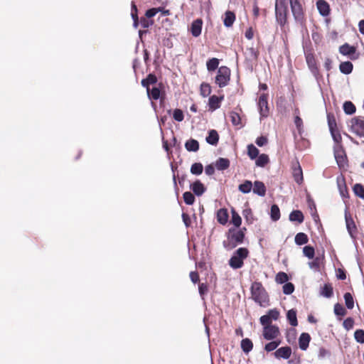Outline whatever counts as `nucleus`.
I'll use <instances>...</instances> for the list:
<instances>
[{"label": "nucleus", "instance_id": "1", "mask_svg": "<svg viewBox=\"0 0 364 364\" xmlns=\"http://www.w3.org/2000/svg\"><path fill=\"white\" fill-rule=\"evenodd\" d=\"M290 4L292 14L296 21L301 22L304 11L299 0H276L275 14L277 21L283 25L286 22L288 13V4Z\"/></svg>", "mask_w": 364, "mask_h": 364}, {"label": "nucleus", "instance_id": "2", "mask_svg": "<svg viewBox=\"0 0 364 364\" xmlns=\"http://www.w3.org/2000/svg\"><path fill=\"white\" fill-rule=\"evenodd\" d=\"M244 237L245 234L242 230L230 229L223 245L226 249L232 250L243 242Z\"/></svg>", "mask_w": 364, "mask_h": 364}, {"label": "nucleus", "instance_id": "3", "mask_svg": "<svg viewBox=\"0 0 364 364\" xmlns=\"http://www.w3.org/2000/svg\"><path fill=\"white\" fill-rule=\"evenodd\" d=\"M252 299L262 306L268 305V296L262 284L259 282H254L251 287Z\"/></svg>", "mask_w": 364, "mask_h": 364}, {"label": "nucleus", "instance_id": "4", "mask_svg": "<svg viewBox=\"0 0 364 364\" xmlns=\"http://www.w3.org/2000/svg\"><path fill=\"white\" fill-rule=\"evenodd\" d=\"M247 255L248 251L246 248H239L230 259V266L233 269H239L242 267L243 265V260L247 257Z\"/></svg>", "mask_w": 364, "mask_h": 364}, {"label": "nucleus", "instance_id": "5", "mask_svg": "<svg viewBox=\"0 0 364 364\" xmlns=\"http://www.w3.org/2000/svg\"><path fill=\"white\" fill-rule=\"evenodd\" d=\"M350 131L358 136H364V117L358 116L352 118L348 122Z\"/></svg>", "mask_w": 364, "mask_h": 364}, {"label": "nucleus", "instance_id": "6", "mask_svg": "<svg viewBox=\"0 0 364 364\" xmlns=\"http://www.w3.org/2000/svg\"><path fill=\"white\" fill-rule=\"evenodd\" d=\"M230 70L225 66H222L218 69V74L215 77V83L220 87L226 86L230 81Z\"/></svg>", "mask_w": 364, "mask_h": 364}, {"label": "nucleus", "instance_id": "7", "mask_svg": "<svg viewBox=\"0 0 364 364\" xmlns=\"http://www.w3.org/2000/svg\"><path fill=\"white\" fill-rule=\"evenodd\" d=\"M263 326L262 335L266 340L277 339L280 334L279 328L277 326L268 323L262 324Z\"/></svg>", "mask_w": 364, "mask_h": 364}, {"label": "nucleus", "instance_id": "8", "mask_svg": "<svg viewBox=\"0 0 364 364\" xmlns=\"http://www.w3.org/2000/svg\"><path fill=\"white\" fill-rule=\"evenodd\" d=\"M258 108L261 117H266L269 114L267 95L262 94L259 96Z\"/></svg>", "mask_w": 364, "mask_h": 364}, {"label": "nucleus", "instance_id": "9", "mask_svg": "<svg viewBox=\"0 0 364 364\" xmlns=\"http://www.w3.org/2000/svg\"><path fill=\"white\" fill-rule=\"evenodd\" d=\"M279 312L277 309H271L266 315L260 317V323L261 324H272L273 321H277L279 318Z\"/></svg>", "mask_w": 364, "mask_h": 364}, {"label": "nucleus", "instance_id": "10", "mask_svg": "<svg viewBox=\"0 0 364 364\" xmlns=\"http://www.w3.org/2000/svg\"><path fill=\"white\" fill-rule=\"evenodd\" d=\"M274 355L277 359H289L291 355V348L289 346L281 347L276 350Z\"/></svg>", "mask_w": 364, "mask_h": 364}, {"label": "nucleus", "instance_id": "11", "mask_svg": "<svg viewBox=\"0 0 364 364\" xmlns=\"http://www.w3.org/2000/svg\"><path fill=\"white\" fill-rule=\"evenodd\" d=\"M356 49L354 46H350L348 43H345L339 48V52L346 56L349 57L350 59H355L354 56Z\"/></svg>", "mask_w": 364, "mask_h": 364}, {"label": "nucleus", "instance_id": "12", "mask_svg": "<svg viewBox=\"0 0 364 364\" xmlns=\"http://www.w3.org/2000/svg\"><path fill=\"white\" fill-rule=\"evenodd\" d=\"M310 341L311 337L309 334L307 333H302L299 338V346L300 349L302 350H306L309 347Z\"/></svg>", "mask_w": 364, "mask_h": 364}, {"label": "nucleus", "instance_id": "13", "mask_svg": "<svg viewBox=\"0 0 364 364\" xmlns=\"http://www.w3.org/2000/svg\"><path fill=\"white\" fill-rule=\"evenodd\" d=\"M203 21L201 19L195 20L191 25V31L193 36L198 37L201 33Z\"/></svg>", "mask_w": 364, "mask_h": 364}, {"label": "nucleus", "instance_id": "14", "mask_svg": "<svg viewBox=\"0 0 364 364\" xmlns=\"http://www.w3.org/2000/svg\"><path fill=\"white\" fill-rule=\"evenodd\" d=\"M293 176L294 181L298 183L301 184L303 182V173L301 168L297 162L293 167Z\"/></svg>", "mask_w": 364, "mask_h": 364}, {"label": "nucleus", "instance_id": "15", "mask_svg": "<svg viewBox=\"0 0 364 364\" xmlns=\"http://www.w3.org/2000/svg\"><path fill=\"white\" fill-rule=\"evenodd\" d=\"M191 188L193 191V193L198 196H201L205 191V187L204 185L199 181H196L193 183L191 185Z\"/></svg>", "mask_w": 364, "mask_h": 364}, {"label": "nucleus", "instance_id": "16", "mask_svg": "<svg viewBox=\"0 0 364 364\" xmlns=\"http://www.w3.org/2000/svg\"><path fill=\"white\" fill-rule=\"evenodd\" d=\"M306 63H307L309 69L311 70V71L313 73H316L318 70V68L316 66V62L314 55L311 53L306 54Z\"/></svg>", "mask_w": 364, "mask_h": 364}, {"label": "nucleus", "instance_id": "17", "mask_svg": "<svg viewBox=\"0 0 364 364\" xmlns=\"http://www.w3.org/2000/svg\"><path fill=\"white\" fill-rule=\"evenodd\" d=\"M317 9L319 13L326 16L329 14V6L328 4L323 0H318L316 3Z\"/></svg>", "mask_w": 364, "mask_h": 364}, {"label": "nucleus", "instance_id": "18", "mask_svg": "<svg viewBox=\"0 0 364 364\" xmlns=\"http://www.w3.org/2000/svg\"><path fill=\"white\" fill-rule=\"evenodd\" d=\"M253 192L260 196H264L266 193L264 184L261 181H255L253 187Z\"/></svg>", "mask_w": 364, "mask_h": 364}, {"label": "nucleus", "instance_id": "19", "mask_svg": "<svg viewBox=\"0 0 364 364\" xmlns=\"http://www.w3.org/2000/svg\"><path fill=\"white\" fill-rule=\"evenodd\" d=\"M345 218H346V228H347L348 232L350 234V235L353 237V234L356 230L355 223L350 217H348L346 213L345 215Z\"/></svg>", "mask_w": 364, "mask_h": 364}, {"label": "nucleus", "instance_id": "20", "mask_svg": "<svg viewBox=\"0 0 364 364\" xmlns=\"http://www.w3.org/2000/svg\"><path fill=\"white\" fill-rule=\"evenodd\" d=\"M217 219L218 221L222 224L225 225L228 220V214L226 209H220L217 213Z\"/></svg>", "mask_w": 364, "mask_h": 364}, {"label": "nucleus", "instance_id": "21", "mask_svg": "<svg viewBox=\"0 0 364 364\" xmlns=\"http://www.w3.org/2000/svg\"><path fill=\"white\" fill-rule=\"evenodd\" d=\"M218 134L215 130H210L206 137V141L211 145H216L218 141Z\"/></svg>", "mask_w": 364, "mask_h": 364}, {"label": "nucleus", "instance_id": "22", "mask_svg": "<svg viewBox=\"0 0 364 364\" xmlns=\"http://www.w3.org/2000/svg\"><path fill=\"white\" fill-rule=\"evenodd\" d=\"M223 97H218L215 95H213L209 99V107L212 110H215L220 107V103L223 100Z\"/></svg>", "mask_w": 364, "mask_h": 364}, {"label": "nucleus", "instance_id": "23", "mask_svg": "<svg viewBox=\"0 0 364 364\" xmlns=\"http://www.w3.org/2000/svg\"><path fill=\"white\" fill-rule=\"evenodd\" d=\"M339 69L343 74H350L353 70V64L349 61L343 62L340 64Z\"/></svg>", "mask_w": 364, "mask_h": 364}, {"label": "nucleus", "instance_id": "24", "mask_svg": "<svg viewBox=\"0 0 364 364\" xmlns=\"http://www.w3.org/2000/svg\"><path fill=\"white\" fill-rule=\"evenodd\" d=\"M215 166L218 170H225L229 167L230 161L227 159L220 158L216 161Z\"/></svg>", "mask_w": 364, "mask_h": 364}, {"label": "nucleus", "instance_id": "25", "mask_svg": "<svg viewBox=\"0 0 364 364\" xmlns=\"http://www.w3.org/2000/svg\"><path fill=\"white\" fill-rule=\"evenodd\" d=\"M235 20V14L231 11H227L225 14L224 25L230 27Z\"/></svg>", "mask_w": 364, "mask_h": 364}, {"label": "nucleus", "instance_id": "26", "mask_svg": "<svg viewBox=\"0 0 364 364\" xmlns=\"http://www.w3.org/2000/svg\"><path fill=\"white\" fill-rule=\"evenodd\" d=\"M289 220L291 221L302 223L304 220V215L301 211L294 210L289 215Z\"/></svg>", "mask_w": 364, "mask_h": 364}, {"label": "nucleus", "instance_id": "27", "mask_svg": "<svg viewBox=\"0 0 364 364\" xmlns=\"http://www.w3.org/2000/svg\"><path fill=\"white\" fill-rule=\"evenodd\" d=\"M335 159L340 167H343L346 165V157L342 151H335Z\"/></svg>", "mask_w": 364, "mask_h": 364}, {"label": "nucleus", "instance_id": "28", "mask_svg": "<svg viewBox=\"0 0 364 364\" xmlns=\"http://www.w3.org/2000/svg\"><path fill=\"white\" fill-rule=\"evenodd\" d=\"M287 317L290 324L292 326H296L298 324L297 318H296V313L294 310L291 309L288 311Z\"/></svg>", "mask_w": 364, "mask_h": 364}, {"label": "nucleus", "instance_id": "29", "mask_svg": "<svg viewBox=\"0 0 364 364\" xmlns=\"http://www.w3.org/2000/svg\"><path fill=\"white\" fill-rule=\"evenodd\" d=\"M281 341L279 339H274V341L267 343L264 346V350L267 352H271L277 349L280 345Z\"/></svg>", "mask_w": 364, "mask_h": 364}, {"label": "nucleus", "instance_id": "30", "mask_svg": "<svg viewBox=\"0 0 364 364\" xmlns=\"http://www.w3.org/2000/svg\"><path fill=\"white\" fill-rule=\"evenodd\" d=\"M185 146L188 151H196L199 149L198 142L195 139H191L186 141Z\"/></svg>", "mask_w": 364, "mask_h": 364}, {"label": "nucleus", "instance_id": "31", "mask_svg": "<svg viewBox=\"0 0 364 364\" xmlns=\"http://www.w3.org/2000/svg\"><path fill=\"white\" fill-rule=\"evenodd\" d=\"M252 188V183L250 181H245L243 183L240 184L238 187L240 191L243 193H248Z\"/></svg>", "mask_w": 364, "mask_h": 364}, {"label": "nucleus", "instance_id": "32", "mask_svg": "<svg viewBox=\"0 0 364 364\" xmlns=\"http://www.w3.org/2000/svg\"><path fill=\"white\" fill-rule=\"evenodd\" d=\"M247 154L251 159H255L259 155V150L253 144H249L247 146Z\"/></svg>", "mask_w": 364, "mask_h": 364}, {"label": "nucleus", "instance_id": "33", "mask_svg": "<svg viewBox=\"0 0 364 364\" xmlns=\"http://www.w3.org/2000/svg\"><path fill=\"white\" fill-rule=\"evenodd\" d=\"M295 242L299 245H304L308 242V237L305 233L299 232L295 236Z\"/></svg>", "mask_w": 364, "mask_h": 364}, {"label": "nucleus", "instance_id": "34", "mask_svg": "<svg viewBox=\"0 0 364 364\" xmlns=\"http://www.w3.org/2000/svg\"><path fill=\"white\" fill-rule=\"evenodd\" d=\"M343 110L346 114H352L355 112V107L351 102L347 101L343 104Z\"/></svg>", "mask_w": 364, "mask_h": 364}, {"label": "nucleus", "instance_id": "35", "mask_svg": "<svg viewBox=\"0 0 364 364\" xmlns=\"http://www.w3.org/2000/svg\"><path fill=\"white\" fill-rule=\"evenodd\" d=\"M269 162V157L267 155L262 154L258 156L255 164L257 166L263 167Z\"/></svg>", "mask_w": 364, "mask_h": 364}, {"label": "nucleus", "instance_id": "36", "mask_svg": "<svg viewBox=\"0 0 364 364\" xmlns=\"http://www.w3.org/2000/svg\"><path fill=\"white\" fill-rule=\"evenodd\" d=\"M252 341L248 338L243 339L241 342V348L245 353L250 352L252 349Z\"/></svg>", "mask_w": 364, "mask_h": 364}, {"label": "nucleus", "instance_id": "37", "mask_svg": "<svg viewBox=\"0 0 364 364\" xmlns=\"http://www.w3.org/2000/svg\"><path fill=\"white\" fill-rule=\"evenodd\" d=\"M231 213H232V218H231L232 223L237 228L240 227L241 225V223H242L241 217L234 210H232Z\"/></svg>", "mask_w": 364, "mask_h": 364}, {"label": "nucleus", "instance_id": "38", "mask_svg": "<svg viewBox=\"0 0 364 364\" xmlns=\"http://www.w3.org/2000/svg\"><path fill=\"white\" fill-rule=\"evenodd\" d=\"M203 165L200 163H195L191 166V172L194 175H200L203 172Z\"/></svg>", "mask_w": 364, "mask_h": 364}, {"label": "nucleus", "instance_id": "39", "mask_svg": "<svg viewBox=\"0 0 364 364\" xmlns=\"http://www.w3.org/2000/svg\"><path fill=\"white\" fill-rule=\"evenodd\" d=\"M156 82V77L153 75H149L146 79L142 80L141 85H142V86L146 87V90H147V89H149V85L154 84Z\"/></svg>", "mask_w": 364, "mask_h": 364}, {"label": "nucleus", "instance_id": "40", "mask_svg": "<svg viewBox=\"0 0 364 364\" xmlns=\"http://www.w3.org/2000/svg\"><path fill=\"white\" fill-rule=\"evenodd\" d=\"M271 218L273 220H278L280 218L279 208L277 205H273L271 208Z\"/></svg>", "mask_w": 364, "mask_h": 364}, {"label": "nucleus", "instance_id": "41", "mask_svg": "<svg viewBox=\"0 0 364 364\" xmlns=\"http://www.w3.org/2000/svg\"><path fill=\"white\" fill-rule=\"evenodd\" d=\"M345 303L348 309H352L354 306V301L352 295L350 293L344 294Z\"/></svg>", "mask_w": 364, "mask_h": 364}, {"label": "nucleus", "instance_id": "42", "mask_svg": "<svg viewBox=\"0 0 364 364\" xmlns=\"http://www.w3.org/2000/svg\"><path fill=\"white\" fill-rule=\"evenodd\" d=\"M146 91L150 99L158 100L160 97V90L157 87H154L151 91H150L149 89H147Z\"/></svg>", "mask_w": 364, "mask_h": 364}, {"label": "nucleus", "instance_id": "43", "mask_svg": "<svg viewBox=\"0 0 364 364\" xmlns=\"http://www.w3.org/2000/svg\"><path fill=\"white\" fill-rule=\"evenodd\" d=\"M218 60L213 58L207 62L206 65L208 70H215L218 68Z\"/></svg>", "mask_w": 364, "mask_h": 364}, {"label": "nucleus", "instance_id": "44", "mask_svg": "<svg viewBox=\"0 0 364 364\" xmlns=\"http://www.w3.org/2000/svg\"><path fill=\"white\" fill-rule=\"evenodd\" d=\"M338 186L340 191V193L342 197H346L348 192L346 185L344 184L343 179L338 178Z\"/></svg>", "mask_w": 364, "mask_h": 364}, {"label": "nucleus", "instance_id": "45", "mask_svg": "<svg viewBox=\"0 0 364 364\" xmlns=\"http://www.w3.org/2000/svg\"><path fill=\"white\" fill-rule=\"evenodd\" d=\"M183 200L187 205H192L195 201V197L191 192L183 193Z\"/></svg>", "mask_w": 364, "mask_h": 364}, {"label": "nucleus", "instance_id": "46", "mask_svg": "<svg viewBox=\"0 0 364 364\" xmlns=\"http://www.w3.org/2000/svg\"><path fill=\"white\" fill-rule=\"evenodd\" d=\"M321 294L325 297H331L333 294V289L330 285L325 284L321 289Z\"/></svg>", "mask_w": 364, "mask_h": 364}, {"label": "nucleus", "instance_id": "47", "mask_svg": "<svg viewBox=\"0 0 364 364\" xmlns=\"http://www.w3.org/2000/svg\"><path fill=\"white\" fill-rule=\"evenodd\" d=\"M355 194L360 198H364V188L360 184H355L353 187Z\"/></svg>", "mask_w": 364, "mask_h": 364}, {"label": "nucleus", "instance_id": "48", "mask_svg": "<svg viewBox=\"0 0 364 364\" xmlns=\"http://www.w3.org/2000/svg\"><path fill=\"white\" fill-rule=\"evenodd\" d=\"M211 92L210 86L208 84L203 83L200 85V93L203 97L208 96Z\"/></svg>", "mask_w": 364, "mask_h": 364}, {"label": "nucleus", "instance_id": "49", "mask_svg": "<svg viewBox=\"0 0 364 364\" xmlns=\"http://www.w3.org/2000/svg\"><path fill=\"white\" fill-rule=\"evenodd\" d=\"M304 255L309 259H312L314 256V249L311 246H306L303 249Z\"/></svg>", "mask_w": 364, "mask_h": 364}, {"label": "nucleus", "instance_id": "50", "mask_svg": "<svg viewBox=\"0 0 364 364\" xmlns=\"http://www.w3.org/2000/svg\"><path fill=\"white\" fill-rule=\"evenodd\" d=\"M288 276L284 272H279L276 276V282L279 284H283L287 282Z\"/></svg>", "mask_w": 364, "mask_h": 364}, {"label": "nucleus", "instance_id": "51", "mask_svg": "<svg viewBox=\"0 0 364 364\" xmlns=\"http://www.w3.org/2000/svg\"><path fill=\"white\" fill-rule=\"evenodd\" d=\"M355 339L357 342L364 343V331L359 329L355 331L354 333Z\"/></svg>", "mask_w": 364, "mask_h": 364}, {"label": "nucleus", "instance_id": "52", "mask_svg": "<svg viewBox=\"0 0 364 364\" xmlns=\"http://www.w3.org/2000/svg\"><path fill=\"white\" fill-rule=\"evenodd\" d=\"M294 124L299 133L301 134L303 131V121L299 115H296L294 117Z\"/></svg>", "mask_w": 364, "mask_h": 364}, {"label": "nucleus", "instance_id": "53", "mask_svg": "<svg viewBox=\"0 0 364 364\" xmlns=\"http://www.w3.org/2000/svg\"><path fill=\"white\" fill-rule=\"evenodd\" d=\"M334 313L338 316H344L346 313V309L340 304H336L334 306Z\"/></svg>", "mask_w": 364, "mask_h": 364}, {"label": "nucleus", "instance_id": "54", "mask_svg": "<svg viewBox=\"0 0 364 364\" xmlns=\"http://www.w3.org/2000/svg\"><path fill=\"white\" fill-rule=\"evenodd\" d=\"M294 287L291 283H286L283 286V292L285 294H290L294 291Z\"/></svg>", "mask_w": 364, "mask_h": 364}, {"label": "nucleus", "instance_id": "55", "mask_svg": "<svg viewBox=\"0 0 364 364\" xmlns=\"http://www.w3.org/2000/svg\"><path fill=\"white\" fill-rule=\"evenodd\" d=\"M183 113L181 109H176L173 112V118L175 120L178 122H181L183 120Z\"/></svg>", "mask_w": 364, "mask_h": 364}, {"label": "nucleus", "instance_id": "56", "mask_svg": "<svg viewBox=\"0 0 364 364\" xmlns=\"http://www.w3.org/2000/svg\"><path fill=\"white\" fill-rule=\"evenodd\" d=\"M230 118H231V122L233 125L237 126V125L240 124V117L239 114H237L236 112H232L230 114Z\"/></svg>", "mask_w": 364, "mask_h": 364}, {"label": "nucleus", "instance_id": "57", "mask_svg": "<svg viewBox=\"0 0 364 364\" xmlns=\"http://www.w3.org/2000/svg\"><path fill=\"white\" fill-rule=\"evenodd\" d=\"M161 11V7L159 8H153L151 9H149L146 12V16L147 18H151L154 17L156 14H158Z\"/></svg>", "mask_w": 364, "mask_h": 364}, {"label": "nucleus", "instance_id": "58", "mask_svg": "<svg viewBox=\"0 0 364 364\" xmlns=\"http://www.w3.org/2000/svg\"><path fill=\"white\" fill-rule=\"evenodd\" d=\"M243 216L245 218V219L250 222L252 223V211L250 208H246L243 210Z\"/></svg>", "mask_w": 364, "mask_h": 364}, {"label": "nucleus", "instance_id": "59", "mask_svg": "<svg viewBox=\"0 0 364 364\" xmlns=\"http://www.w3.org/2000/svg\"><path fill=\"white\" fill-rule=\"evenodd\" d=\"M320 259L316 257L314 261L309 263V266L311 269L317 270L319 267Z\"/></svg>", "mask_w": 364, "mask_h": 364}, {"label": "nucleus", "instance_id": "60", "mask_svg": "<svg viewBox=\"0 0 364 364\" xmlns=\"http://www.w3.org/2000/svg\"><path fill=\"white\" fill-rule=\"evenodd\" d=\"M343 326L345 328H346L347 330H349L350 328H353V321L352 318H346L344 321H343Z\"/></svg>", "mask_w": 364, "mask_h": 364}, {"label": "nucleus", "instance_id": "61", "mask_svg": "<svg viewBox=\"0 0 364 364\" xmlns=\"http://www.w3.org/2000/svg\"><path fill=\"white\" fill-rule=\"evenodd\" d=\"M267 142V139L264 136H259L256 139V144L259 146H263Z\"/></svg>", "mask_w": 364, "mask_h": 364}, {"label": "nucleus", "instance_id": "62", "mask_svg": "<svg viewBox=\"0 0 364 364\" xmlns=\"http://www.w3.org/2000/svg\"><path fill=\"white\" fill-rule=\"evenodd\" d=\"M328 355H329V352L327 350H326L323 348L319 349L318 354V356L319 358H321V359L324 358L325 357L328 356Z\"/></svg>", "mask_w": 364, "mask_h": 364}, {"label": "nucleus", "instance_id": "63", "mask_svg": "<svg viewBox=\"0 0 364 364\" xmlns=\"http://www.w3.org/2000/svg\"><path fill=\"white\" fill-rule=\"evenodd\" d=\"M205 172L207 175L211 176L215 172V168L212 164H210L205 167Z\"/></svg>", "mask_w": 364, "mask_h": 364}, {"label": "nucleus", "instance_id": "64", "mask_svg": "<svg viewBox=\"0 0 364 364\" xmlns=\"http://www.w3.org/2000/svg\"><path fill=\"white\" fill-rule=\"evenodd\" d=\"M332 137L336 142H339L341 139V136L339 133L336 132V130L331 132Z\"/></svg>", "mask_w": 364, "mask_h": 364}]
</instances>
